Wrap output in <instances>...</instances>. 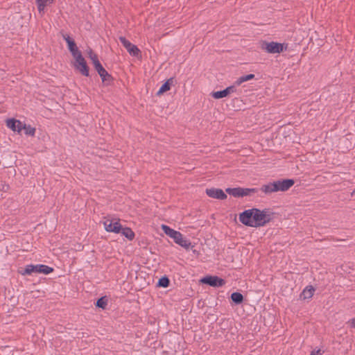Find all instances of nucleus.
I'll return each instance as SVG.
<instances>
[{
	"label": "nucleus",
	"instance_id": "1",
	"mask_svg": "<svg viewBox=\"0 0 355 355\" xmlns=\"http://www.w3.org/2000/svg\"><path fill=\"white\" fill-rule=\"evenodd\" d=\"M295 182L292 179H281L261 186L260 190L266 195L278 191H286Z\"/></svg>",
	"mask_w": 355,
	"mask_h": 355
},
{
	"label": "nucleus",
	"instance_id": "2",
	"mask_svg": "<svg viewBox=\"0 0 355 355\" xmlns=\"http://www.w3.org/2000/svg\"><path fill=\"white\" fill-rule=\"evenodd\" d=\"M254 220L253 227H263L270 223L272 219L273 213L268 209L260 210L254 208Z\"/></svg>",
	"mask_w": 355,
	"mask_h": 355
},
{
	"label": "nucleus",
	"instance_id": "3",
	"mask_svg": "<svg viewBox=\"0 0 355 355\" xmlns=\"http://www.w3.org/2000/svg\"><path fill=\"white\" fill-rule=\"evenodd\" d=\"M53 271V268L44 264L26 265L24 270L19 271L21 275H31L33 273H42L45 275L50 274Z\"/></svg>",
	"mask_w": 355,
	"mask_h": 355
},
{
	"label": "nucleus",
	"instance_id": "4",
	"mask_svg": "<svg viewBox=\"0 0 355 355\" xmlns=\"http://www.w3.org/2000/svg\"><path fill=\"white\" fill-rule=\"evenodd\" d=\"M225 191L230 196H232L236 198H240L250 196L251 194L255 193L257 191V189H249L241 187L227 188Z\"/></svg>",
	"mask_w": 355,
	"mask_h": 355
},
{
	"label": "nucleus",
	"instance_id": "5",
	"mask_svg": "<svg viewBox=\"0 0 355 355\" xmlns=\"http://www.w3.org/2000/svg\"><path fill=\"white\" fill-rule=\"evenodd\" d=\"M261 49L268 53H280L286 48L284 46V44L275 42H263L261 46Z\"/></svg>",
	"mask_w": 355,
	"mask_h": 355
},
{
	"label": "nucleus",
	"instance_id": "6",
	"mask_svg": "<svg viewBox=\"0 0 355 355\" xmlns=\"http://www.w3.org/2000/svg\"><path fill=\"white\" fill-rule=\"evenodd\" d=\"M76 60L74 67L80 73L85 76H89V68L82 53L74 57Z\"/></svg>",
	"mask_w": 355,
	"mask_h": 355
},
{
	"label": "nucleus",
	"instance_id": "7",
	"mask_svg": "<svg viewBox=\"0 0 355 355\" xmlns=\"http://www.w3.org/2000/svg\"><path fill=\"white\" fill-rule=\"evenodd\" d=\"M254 208L250 209L245 210L243 212L241 213L239 215V220L243 225L249 227H253L254 225Z\"/></svg>",
	"mask_w": 355,
	"mask_h": 355
},
{
	"label": "nucleus",
	"instance_id": "8",
	"mask_svg": "<svg viewBox=\"0 0 355 355\" xmlns=\"http://www.w3.org/2000/svg\"><path fill=\"white\" fill-rule=\"evenodd\" d=\"M119 40L131 55L138 56L140 54V50L138 49V47L136 45L132 44L125 37H119Z\"/></svg>",
	"mask_w": 355,
	"mask_h": 355
},
{
	"label": "nucleus",
	"instance_id": "9",
	"mask_svg": "<svg viewBox=\"0 0 355 355\" xmlns=\"http://www.w3.org/2000/svg\"><path fill=\"white\" fill-rule=\"evenodd\" d=\"M201 282L213 287H222L225 285V281L217 276H208L202 279Z\"/></svg>",
	"mask_w": 355,
	"mask_h": 355
},
{
	"label": "nucleus",
	"instance_id": "10",
	"mask_svg": "<svg viewBox=\"0 0 355 355\" xmlns=\"http://www.w3.org/2000/svg\"><path fill=\"white\" fill-rule=\"evenodd\" d=\"M104 227L107 232L119 234L121 224L119 221L107 219L103 222Z\"/></svg>",
	"mask_w": 355,
	"mask_h": 355
},
{
	"label": "nucleus",
	"instance_id": "11",
	"mask_svg": "<svg viewBox=\"0 0 355 355\" xmlns=\"http://www.w3.org/2000/svg\"><path fill=\"white\" fill-rule=\"evenodd\" d=\"M236 86L235 84L234 85H231L227 87L226 89L221 90L214 92L211 93V96L216 99L222 98L226 97L230 94L234 93L236 92Z\"/></svg>",
	"mask_w": 355,
	"mask_h": 355
},
{
	"label": "nucleus",
	"instance_id": "12",
	"mask_svg": "<svg viewBox=\"0 0 355 355\" xmlns=\"http://www.w3.org/2000/svg\"><path fill=\"white\" fill-rule=\"evenodd\" d=\"M205 193L209 197L218 200H225L227 197L221 189H206Z\"/></svg>",
	"mask_w": 355,
	"mask_h": 355
},
{
	"label": "nucleus",
	"instance_id": "13",
	"mask_svg": "<svg viewBox=\"0 0 355 355\" xmlns=\"http://www.w3.org/2000/svg\"><path fill=\"white\" fill-rule=\"evenodd\" d=\"M62 37L67 43L68 49L73 58L81 53L76 44V42L73 39L70 37L69 35L63 34Z\"/></svg>",
	"mask_w": 355,
	"mask_h": 355
},
{
	"label": "nucleus",
	"instance_id": "14",
	"mask_svg": "<svg viewBox=\"0 0 355 355\" xmlns=\"http://www.w3.org/2000/svg\"><path fill=\"white\" fill-rule=\"evenodd\" d=\"M174 242L181 247L185 248L186 250L189 249L190 248L193 247L191 243L183 237V235L178 232L176 235L173 238Z\"/></svg>",
	"mask_w": 355,
	"mask_h": 355
},
{
	"label": "nucleus",
	"instance_id": "15",
	"mask_svg": "<svg viewBox=\"0 0 355 355\" xmlns=\"http://www.w3.org/2000/svg\"><path fill=\"white\" fill-rule=\"evenodd\" d=\"M23 125L24 123L22 122L15 119H9L6 121L7 127L15 132H20L23 130V128H24Z\"/></svg>",
	"mask_w": 355,
	"mask_h": 355
},
{
	"label": "nucleus",
	"instance_id": "16",
	"mask_svg": "<svg viewBox=\"0 0 355 355\" xmlns=\"http://www.w3.org/2000/svg\"><path fill=\"white\" fill-rule=\"evenodd\" d=\"M96 70L101 76L102 81L103 83H106V84L108 85L112 82V76L107 73V71L104 69V67L102 65L97 68Z\"/></svg>",
	"mask_w": 355,
	"mask_h": 355
},
{
	"label": "nucleus",
	"instance_id": "17",
	"mask_svg": "<svg viewBox=\"0 0 355 355\" xmlns=\"http://www.w3.org/2000/svg\"><path fill=\"white\" fill-rule=\"evenodd\" d=\"M174 83V78H168L162 85V87L159 88V91L157 92V95H161L163 93L168 91L171 88V86Z\"/></svg>",
	"mask_w": 355,
	"mask_h": 355
},
{
	"label": "nucleus",
	"instance_id": "18",
	"mask_svg": "<svg viewBox=\"0 0 355 355\" xmlns=\"http://www.w3.org/2000/svg\"><path fill=\"white\" fill-rule=\"evenodd\" d=\"M315 289L312 286H306L300 295V297L306 300L310 299L313 295Z\"/></svg>",
	"mask_w": 355,
	"mask_h": 355
},
{
	"label": "nucleus",
	"instance_id": "19",
	"mask_svg": "<svg viewBox=\"0 0 355 355\" xmlns=\"http://www.w3.org/2000/svg\"><path fill=\"white\" fill-rule=\"evenodd\" d=\"M119 233L123 235L130 241L133 240L135 238V233L130 227H123L121 225V232Z\"/></svg>",
	"mask_w": 355,
	"mask_h": 355
},
{
	"label": "nucleus",
	"instance_id": "20",
	"mask_svg": "<svg viewBox=\"0 0 355 355\" xmlns=\"http://www.w3.org/2000/svg\"><path fill=\"white\" fill-rule=\"evenodd\" d=\"M162 230L164 231V232L169 237L171 238H173L176 234L178 232V231L171 228L170 227L166 225H162Z\"/></svg>",
	"mask_w": 355,
	"mask_h": 355
},
{
	"label": "nucleus",
	"instance_id": "21",
	"mask_svg": "<svg viewBox=\"0 0 355 355\" xmlns=\"http://www.w3.org/2000/svg\"><path fill=\"white\" fill-rule=\"evenodd\" d=\"M231 300L236 304H239L243 301V296L239 292H234L231 295Z\"/></svg>",
	"mask_w": 355,
	"mask_h": 355
},
{
	"label": "nucleus",
	"instance_id": "22",
	"mask_svg": "<svg viewBox=\"0 0 355 355\" xmlns=\"http://www.w3.org/2000/svg\"><path fill=\"white\" fill-rule=\"evenodd\" d=\"M254 78V75L252 74V73H250V74H248V75H245V76H242L241 77H239L235 82V85L239 86L240 85L241 83L245 82V81H248V80H252Z\"/></svg>",
	"mask_w": 355,
	"mask_h": 355
},
{
	"label": "nucleus",
	"instance_id": "23",
	"mask_svg": "<svg viewBox=\"0 0 355 355\" xmlns=\"http://www.w3.org/2000/svg\"><path fill=\"white\" fill-rule=\"evenodd\" d=\"M24 128H23V130H24V133L26 135L28 136H34L35 134V128L31 127L30 125H26V123H24Z\"/></svg>",
	"mask_w": 355,
	"mask_h": 355
},
{
	"label": "nucleus",
	"instance_id": "24",
	"mask_svg": "<svg viewBox=\"0 0 355 355\" xmlns=\"http://www.w3.org/2000/svg\"><path fill=\"white\" fill-rule=\"evenodd\" d=\"M107 300L106 299V297H102L97 300L96 306L98 308L105 309V306H107Z\"/></svg>",
	"mask_w": 355,
	"mask_h": 355
},
{
	"label": "nucleus",
	"instance_id": "25",
	"mask_svg": "<svg viewBox=\"0 0 355 355\" xmlns=\"http://www.w3.org/2000/svg\"><path fill=\"white\" fill-rule=\"evenodd\" d=\"M170 284L169 279L167 277H162L158 281L157 285L160 287L166 288Z\"/></svg>",
	"mask_w": 355,
	"mask_h": 355
},
{
	"label": "nucleus",
	"instance_id": "26",
	"mask_svg": "<svg viewBox=\"0 0 355 355\" xmlns=\"http://www.w3.org/2000/svg\"><path fill=\"white\" fill-rule=\"evenodd\" d=\"M37 3H42V4H51L53 2V0H36Z\"/></svg>",
	"mask_w": 355,
	"mask_h": 355
},
{
	"label": "nucleus",
	"instance_id": "27",
	"mask_svg": "<svg viewBox=\"0 0 355 355\" xmlns=\"http://www.w3.org/2000/svg\"><path fill=\"white\" fill-rule=\"evenodd\" d=\"M89 58L92 60V61H93L96 58H98V55L94 53L92 50L90 49L89 51Z\"/></svg>",
	"mask_w": 355,
	"mask_h": 355
},
{
	"label": "nucleus",
	"instance_id": "28",
	"mask_svg": "<svg viewBox=\"0 0 355 355\" xmlns=\"http://www.w3.org/2000/svg\"><path fill=\"white\" fill-rule=\"evenodd\" d=\"M92 63L94 64L95 69H96L97 68H98L99 67H101L102 65L101 64V62H99L98 58H96L95 60H94L92 61Z\"/></svg>",
	"mask_w": 355,
	"mask_h": 355
},
{
	"label": "nucleus",
	"instance_id": "29",
	"mask_svg": "<svg viewBox=\"0 0 355 355\" xmlns=\"http://www.w3.org/2000/svg\"><path fill=\"white\" fill-rule=\"evenodd\" d=\"M47 5L46 4H42V3H37V8H38V10L40 12H42L44 10V8Z\"/></svg>",
	"mask_w": 355,
	"mask_h": 355
},
{
	"label": "nucleus",
	"instance_id": "30",
	"mask_svg": "<svg viewBox=\"0 0 355 355\" xmlns=\"http://www.w3.org/2000/svg\"><path fill=\"white\" fill-rule=\"evenodd\" d=\"M322 354L321 353L320 350L318 349L317 350L316 352L315 351H313L310 355H322Z\"/></svg>",
	"mask_w": 355,
	"mask_h": 355
},
{
	"label": "nucleus",
	"instance_id": "31",
	"mask_svg": "<svg viewBox=\"0 0 355 355\" xmlns=\"http://www.w3.org/2000/svg\"><path fill=\"white\" fill-rule=\"evenodd\" d=\"M351 324H352V327H355V318L352 319Z\"/></svg>",
	"mask_w": 355,
	"mask_h": 355
}]
</instances>
